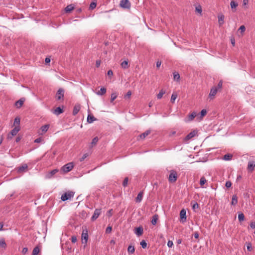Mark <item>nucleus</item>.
Listing matches in <instances>:
<instances>
[{"label": "nucleus", "mask_w": 255, "mask_h": 255, "mask_svg": "<svg viewBox=\"0 0 255 255\" xmlns=\"http://www.w3.org/2000/svg\"><path fill=\"white\" fill-rule=\"evenodd\" d=\"M197 116L196 112H193L190 115H188V117L184 119V121L186 123H188L192 121Z\"/></svg>", "instance_id": "nucleus-8"}, {"label": "nucleus", "mask_w": 255, "mask_h": 255, "mask_svg": "<svg viewBox=\"0 0 255 255\" xmlns=\"http://www.w3.org/2000/svg\"><path fill=\"white\" fill-rule=\"evenodd\" d=\"M142 198H143V192L141 191L138 194L137 197H136L135 202L137 203H140L142 201Z\"/></svg>", "instance_id": "nucleus-14"}, {"label": "nucleus", "mask_w": 255, "mask_h": 255, "mask_svg": "<svg viewBox=\"0 0 255 255\" xmlns=\"http://www.w3.org/2000/svg\"><path fill=\"white\" fill-rule=\"evenodd\" d=\"M49 127L48 125H45L41 127V129L43 132H45L47 131Z\"/></svg>", "instance_id": "nucleus-33"}, {"label": "nucleus", "mask_w": 255, "mask_h": 255, "mask_svg": "<svg viewBox=\"0 0 255 255\" xmlns=\"http://www.w3.org/2000/svg\"><path fill=\"white\" fill-rule=\"evenodd\" d=\"M173 78L175 80L178 81L180 78V75L178 73L174 72L173 73Z\"/></svg>", "instance_id": "nucleus-39"}, {"label": "nucleus", "mask_w": 255, "mask_h": 255, "mask_svg": "<svg viewBox=\"0 0 255 255\" xmlns=\"http://www.w3.org/2000/svg\"><path fill=\"white\" fill-rule=\"evenodd\" d=\"M249 0H243V6L245 8H247L248 7L247 4L248 3Z\"/></svg>", "instance_id": "nucleus-46"}, {"label": "nucleus", "mask_w": 255, "mask_h": 255, "mask_svg": "<svg viewBox=\"0 0 255 255\" xmlns=\"http://www.w3.org/2000/svg\"><path fill=\"white\" fill-rule=\"evenodd\" d=\"M58 170L56 169L51 171L49 173L50 175H49V177H50L52 176L53 175H54V174H55L58 172Z\"/></svg>", "instance_id": "nucleus-41"}, {"label": "nucleus", "mask_w": 255, "mask_h": 255, "mask_svg": "<svg viewBox=\"0 0 255 255\" xmlns=\"http://www.w3.org/2000/svg\"><path fill=\"white\" fill-rule=\"evenodd\" d=\"M128 177H126L123 181V186L126 187L128 185Z\"/></svg>", "instance_id": "nucleus-43"}, {"label": "nucleus", "mask_w": 255, "mask_h": 255, "mask_svg": "<svg viewBox=\"0 0 255 255\" xmlns=\"http://www.w3.org/2000/svg\"><path fill=\"white\" fill-rule=\"evenodd\" d=\"M80 109H81V107H80V105H76L74 106V109H73V115L74 116L77 115L78 113V112H79Z\"/></svg>", "instance_id": "nucleus-16"}, {"label": "nucleus", "mask_w": 255, "mask_h": 255, "mask_svg": "<svg viewBox=\"0 0 255 255\" xmlns=\"http://www.w3.org/2000/svg\"><path fill=\"white\" fill-rule=\"evenodd\" d=\"M251 228L252 229L255 228V222H252L250 224Z\"/></svg>", "instance_id": "nucleus-62"}, {"label": "nucleus", "mask_w": 255, "mask_h": 255, "mask_svg": "<svg viewBox=\"0 0 255 255\" xmlns=\"http://www.w3.org/2000/svg\"><path fill=\"white\" fill-rule=\"evenodd\" d=\"M107 74H108V76H112V75H113V73L112 70H109V71H108Z\"/></svg>", "instance_id": "nucleus-63"}, {"label": "nucleus", "mask_w": 255, "mask_h": 255, "mask_svg": "<svg viewBox=\"0 0 255 255\" xmlns=\"http://www.w3.org/2000/svg\"><path fill=\"white\" fill-rule=\"evenodd\" d=\"M244 219V215L242 213H240V221H243Z\"/></svg>", "instance_id": "nucleus-59"}, {"label": "nucleus", "mask_w": 255, "mask_h": 255, "mask_svg": "<svg viewBox=\"0 0 255 255\" xmlns=\"http://www.w3.org/2000/svg\"><path fill=\"white\" fill-rule=\"evenodd\" d=\"M186 212L184 209H182L180 213V217L181 219V221L182 223H184L186 220Z\"/></svg>", "instance_id": "nucleus-10"}, {"label": "nucleus", "mask_w": 255, "mask_h": 255, "mask_svg": "<svg viewBox=\"0 0 255 255\" xmlns=\"http://www.w3.org/2000/svg\"><path fill=\"white\" fill-rule=\"evenodd\" d=\"M195 12L201 16L202 15V6L200 4L196 6Z\"/></svg>", "instance_id": "nucleus-18"}, {"label": "nucleus", "mask_w": 255, "mask_h": 255, "mask_svg": "<svg viewBox=\"0 0 255 255\" xmlns=\"http://www.w3.org/2000/svg\"><path fill=\"white\" fill-rule=\"evenodd\" d=\"M20 130V128L19 126L15 127L13 129H12L10 131V134L11 136H14L16 135L19 130Z\"/></svg>", "instance_id": "nucleus-15"}, {"label": "nucleus", "mask_w": 255, "mask_h": 255, "mask_svg": "<svg viewBox=\"0 0 255 255\" xmlns=\"http://www.w3.org/2000/svg\"><path fill=\"white\" fill-rule=\"evenodd\" d=\"M218 88L216 86L213 87L210 91V94H209V97L212 98L214 97L216 94H217L218 92Z\"/></svg>", "instance_id": "nucleus-13"}, {"label": "nucleus", "mask_w": 255, "mask_h": 255, "mask_svg": "<svg viewBox=\"0 0 255 255\" xmlns=\"http://www.w3.org/2000/svg\"><path fill=\"white\" fill-rule=\"evenodd\" d=\"M23 103H24V100L21 99L15 102V106L17 108H19L22 106V105L23 104Z\"/></svg>", "instance_id": "nucleus-21"}, {"label": "nucleus", "mask_w": 255, "mask_h": 255, "mask_svg": "<svg viewBox=\"0 0 255 255\" xmlns=\"http://www.w3.org/2000/svg\"><path fill=\"white\" fill-rule=\"evenodd\" d=\"M247 248L248 251H251L252 249V244L250 243H248L247 244Z\"/></svg>", "instance_id": "nucleus-47"}, {"label": "nucleus", "mask_w": 255, "mask_h": 255, "mask_svg": "<svg viewBox=\"0 0 255 255\" xmlns=\"http://www.w3.org/2000/svg\"><path fill=\"white\" fill-rule=\"evenodd\" d=\"M0 246L3 248H5L6 247V245L4 239H1L0 240Z\"/></svg>", "instance_id": "nucleus-37"}, {"label": "nucleus", "mask_w": 255, "mask_h": 255, "mask_svg": "<svg viewBox=\"0 0 255 255\" xmlns=\"http://www.w3.org/2000/svg\"><path fill=\"white\" fill-rule=\"evenodd\" d=\"M121 67L123 69H127L128 67V60H125L123 62H122L121 64Z\"/></svg>", "instance_id": "nucleus-25"}, {"label": "nucleus", "mask_w": 255, "mask_h": 255, "mask_svg": "<svg viewBox=\"0 0 255 255\" xmlns=\"http://www.w3.org/2000/svg\"><path fill=\"white\" fill-rule=\"evenodd\" d=\"M198 131L197 130H194L188 134L184 138V141L186 142L194 137L197 133Z\"/></svg>", "instance_id": "nucleus-4"}, {"label": "nucleus", "mask_w": 255, "mask_h": 255, "mask_svg": "<svg viewBox=\"0 0 255 255\" xmlns=\"http://www.w3.org/2000/svg\"><path fill=\"white\" fill-rule=\"evenodd\" d=\"M140 245L143 249H145L147 247V243L144 240H142L140 242Z\"/></svg>", "instance_id": "nucleus-40"}, {"label": "nucleus", "mask_w": 255, "mask_h": 255, "mask_svg": "<svg viewBox=\"0 0 255 255\" xmlns=\"http://www.w3.org/2000/svg\"><path fill=\"white\" fill-rule=\"evenodd\" d=\"M207 182V180L204 177L201 178L200 180V184L201 186L204 185Z\"/></svg>", "instance_id": "nucleus-34"}, {"label": "nucleus", "mask_w": 255, "mask_h": 255, "mask_svg": "<svg viewBox=\"0 0 255 255\" xmlns=\"http://www.w3.org/2000/svg\"><path fill=\"white\" fill-rule=\"evenodd\" d=\"M28 251V249L27 248H24L22 249V253L24 254H26Z\"/></svg>", "instance_id": "nucleus-60"}, {"label": "nucleus", "mask_w": 255, "mask_h": 255, "mask_svg": "<svg viewBox=\"0 0 255 255\" xmlns=\"http://www.w3.org/2000/svg\"><path fill=\"white\" fill-rule=\"evenodd\" d=\"M106 93V89L104 87L101 88L100 91L97 92L96 94L98 95H103Z\"/></svg>", "instance_id": "nucleus-27"}, {"label": "nucleus", "mask_w": 255, "mask_h": 255, "mask_svg": "<svg viewBox=\"0 0 255 255\" xmlns=\"http://www.w3.org/2000/svg\"><path fill=\"white\" fill-rule=\"evenodd\" d=\"M102 209H95L94 213L93 216L91 217V220L92 221H95L101 214Z\"/></svg>", "instance_id": "nucleus-7"}, {"label": "nucleus", "mask_w": 255, "mask_h": 255, "mask_svg": "<svg viewBox=\"0 0 255 255\" xmlns=\"http://www.w3.org/2000/svg\"><path fill=\"white\" fill-rule=\"evenodd\" d=\"M96 5H97L96 2H92L91 3V4L90 5V8L91 9H93L96 7Z\"/></svg>", "instance_id": "nucleus-44"}, {"label": "nucleus", "mask_w": 255, "mask_h": 255, "mask_svg": "<svg viewBox=\"0 0 255 255\" xmlns=\"http://www.w3.org/2000/svg\"><path fill=\"white\" fill-rule=\"evenodd\" d=\"M74 8V6H73L72 4H70V5H67L65 8V10L66 12H71L72 10H73Z\"/></svg>", "instance_id": "nucleus-23"}, {"label": "nucleus", "mask_w": 255, "mask_h": 255, "mask_svg": "<svg viewBox=\"0 0 255 255\" xmlns=\"http://www.w3.org/2000/svg\"><path fill=\"white\" fill-rule=\"evenodd\" d=\"M64 91L63 89L60 88L57 92L56 98L57 100H60L63 99Z\"/></svg>", "instance_id": "nucleus-6"}, {"label": "nucleus", "mask_w": 255, "mask_h": 255, "mask_svg": "<svg viewBox=\"0 0 255 255\" xmlns=\"http://www.w3.org/2000/svg\"><path fill=\"white\" fill-rule=\"evenodd\" d=\"M120 5L124 8H129L130 7V3L128 0H121Z\"/></svg>", "instance_id": "nucleus-5"}, {"label": "nucleus", "mask_w": 255, "mask_h": 255, "mask_svg": "<svg viewBox=\"0 0 255 255\" xmlns=\"http://www.w3.org/2000/svg\"><path fill=\"white\" fill-rule=\"evenodd\" d=\"M232 186V183L228 181H227L226 183V186L227 188H230Z\"/></svg>", "instance_id": "nucleus-54"}, {"label": "nucleus", "mask_w": 255, "mask_h": 255, "mask_svg": "<svg viewBox=\"0 0 255 255\" xmlns=\"http://www.w3.org/2000/svg\"><path fill=\"white\" fill-rule=\"evenodd\" d=\"M27 165L26 164H24L22 166L18 167L17 171L19 173L24 172L27 169Z\"/></svg>", "instance_id": "nucleus-17"}, {"label": "nucleus", "mask_w": 255, "mask_h": 255, "mask_svg": "<svg viewBox=\"0 0 255 255\" xmlns=\"http://www.w3.org/2000/svg\"><path fill=\"white\" fill-rule=\"evenodd\" d=\"M231 7L232 9L236 8L238 5V3L234 0H232L230 3Z\"/></svg>", "instance_id": "nucleus-29"}, {"label": "nucleus", "mask_w": 255, "mask_h": 255, "mask_svg": "<svg viewBox=\"0 0 255 255\" xmlns=\"http://www.w3.org/2000/svg\"><path fill=\"white\" fill-rule=\"evenodd\" d=\"M82 239L83 241V243H84L83 241L84 240V243L85 244L87 243L88 239V234L87 230L83 231L82 234Z\"/></svg>", "instance_id": "nucleus-12"}, {"label": "nucleus", "mask_w": 255, "mask_h": 255, "mask_svg": "<svg viewBox=\"0 0 255 255\" xmlns=\"http://www.w3.org/2000/svg\"><path fill=\"white\" fill-rule=\"evenodd\" d=\"M165 94V91H164L163 90H161L159 93L157 94V98L158 99H161L163 95Z\"/></svg>", "instance_id": "nucleus-35"}, {"label": "nucleus", "mask_w": 255, "mask_h": 255, "mask_svg": "<svg viewBox=\"0 0 255 255\" xmlns=\"http://www.w3.org/2000/svg\"><path fill=\"white\" fill-rule=\"evenodd\" d=\"M20 119L18 117L15 118L14 121V124L19 125L20 124Z\"/></svg>", "instance_id": "nucleus-45"}, {"label": "nucleus", "mask_w": 255, "mask_h": 255, "mask_svg": "<svg viewBox=\"0 0 255 255\" xmlns=\"http://www.w3.org/2000/svg\"><path fill=\"white\" fill-rule=\"evenodd\" d=\"M224 16L221 15L218 16V21L220 25H222L224 23Z\"/></svg>", "instance_id": "nucleus-30"}, {"label": "nucleus", "mask_w": 255, "mask_h": 255, "mask_svg": "<svg viewBox=\"0 0 255 255\" xmlns=\"http://www.w3.org/2000/svg\"><path fill=\"white\" fill-rule=\"evenodd\" d=\"M42 138L40 137L37 138L35 139L34 142L36 143H39L41 141Z\"/></svg>", "instance_id": "nucleus-58"}, {"label": "nucleus", "mask_w": 255, "mask_h": 255, "mask_svg": "<svg viewBox=\"0 0 255 255\" xmlns=\"http://www.w3.org/2000/svg\"><path fill=\"white\" fill-rule=\"evenodd\" d=\"M96 121V118L92 115H88L87 117V122L89 123H92Z\"/></svg>", "instance_id": "nucleus-24"}, {"label": "nucleus", "mask_w": 255, "mask_h": 255, "mask_svg": "<svg viewBox=\"0 0 255 255\" xmlns=\"http://www.w3.org/2000/svg\"><path fill=\"white\" fill-rule=\"evenodd\" d=\"M128 252L129 254H132L135 252L134 247L132 246H129L128 248Z\"/></svg>", "instance_id": "nucleus-26"}, {"label": "nucleus", "mask_w": 255, "mask_h": 255, "mask_svg": "<svg viewBox=\"0 0 255 255\" xmlns=\"http://www.w3.org/2000/svg\"><path fill=\"white\" fill-rule=\"evenodd\" d=\"M74 192L72 191H68L64 193L61 197V199L63 201H65L68 199H70L73 197Z\"/></svg>", "instance_id": "nucleus-1"}, {"label": "nucleus", "mask_w": 255, "mask_h": 255, "mask_svg": "<svg viewBox=\"0 0 255 255\" xmlns=\"http://www.w3.org/2000/svg\"><path fill=\"white\" fill-rule=\"evenodd\" d=\"M108 214L109 217H111L112 216L113 214V210L111 209L108 212Z\"/></svg>", "instance_id": "nucleus-61"}, {"label": "nucleus", "mask_w": 255, "mask_h": 255, "mask_svg": "<svg viewBox=\"0 0 255 255\" xmlns=\"http://www.w3.org/2000/svg\"><path fill=\"white\" fill-rule=\"evenodd\" d=\"M74 164L73 162H69L62 167L61 170L64 173H67L73 168Z\"/></svg>", "instance_id": "nucleus-2"}, {"label": "nucleus", "mask_w": 255, "mask_h": 255, "mask_svg": "<svg viewBox=\"0 0 255 255\" xmlns=\"http://www.w3.org/2000/svg\"><path fill=\"white\" fill-rule=\"evenodd\" d=\"M232 158V155L230 154H225L223 157L222 158V159L224 160H226V161H228V160H231Z\"/></svg>", "instance_id": "nucleus-28"}, {"label": "nucleus", "mask_w": 255, "mask_h": 255, "mask_svg": "<svg viewBox=\"0 0 255 255\" xmlns=\"http://www.w3.org/2000/svg\"><path fill=\"white\" fill-rule=\"evenodd\" d=\"M117 94L116 93H112L111 96V102H113L117 97Z\"/></svg>", "instance_id": "nucleus-36"}, {"label": "nucleus", "mask_w": 255, "mask_h": 255, "mask_svg": "<svg viewBox=\"0 0 255 255\" xmlns=\"http://www.w3.org/2000/svg\"><path fill=\"white\" fill-rule=\"evenodd\" d=\"M199 208V205L197 203L195 202L192 205V209L195 210L196 209Z\"/></svg>", "instance_id": "nucleus-50"}, {"label": "nucleus", "mask_w": 255, "mask_h": 255, "mask_svg": "<svg viewBox=\"0 0 255 255\" xmlns=\"http://www.w3.org/2000/svg\"><path fill=\"white\" fill-rule=\"evenodd\" d=\"M204 116H202L201 115H199V114H197V116L196 117V120L198 121H201L202 119H203V118Z\"/></svg>", "instance_id": "nucleus-48"}, {"label": "nucleus", "mask_w": 255, "mask_h": 255, "mask_svg": "<svg viewBox=\"0 0 255 255\" xmlns=\"http://www.w3.org/2000/svg\"><path fill=\"white\" fill-rule=\"evenodd\" d=\"M45 62L46 63H48L50 62V59L49 58H46L45 59Z\"/></svg>", "instance_id": "nucleus-64"}, {"label": "nucleus", "mask_w": 255, "mask_h": 255, "mask_svg": "<svg viewBox=\"0 0 255 255\" xmlns=\"http://www.w3.org/2000/svg\"><path fill=\"white\" fill-rule=\"evenodd\" d=\"M204 116H202L201 115H199V114H197V116L196 117V120L198 121H201L202 119H203V118Z\"/></svg>", "instance_id": "nucleus-49"}, {"label": "nucleus", "mask_w": 255, "mask_h": 255, "mask_svg": "<svg viewBox=\"0 0 255 255\" xmlns=\"http://www.w3.org/2000/svg\"><path fill=\"white\" fill-rule=\"evenodd\" d=\"M207 114V111L205 109L202 110L201 111L200 115H202V116H205Z\"/></svg>", "instance_id": "nucleus-53"}, {"label": "nucleus", "mask_w": 255, "mask_h": 255, "mask_svg": "<svg viewBox=\"0 0 255 255\" xmlns=\"http://www.w3.org/2000/svg\"><path fill=\"white\" fill-rule=\"evenodd\" d=\"M63 112V110L62 109H61L60 107H57L54 110L53 113L56 115H59L62 114Z\"/></svg>", "instance_id": "nucleus-20"}, {"label": "nucleus", "mask_w": 255, "mask_h": 255, "mask_svg": "<svg viewBox=\"0 0 255 255\" xmlns=\"http://www.w3.org/2000/svg\"><path fill=\"white\" fill-rule=\"evenodd\" d=\"M177 94H172V95H171V102L173 103H174L176 99L177 98Z\"/></svg>", "instance_id": "nucleus-38"}, {"label": "nucleus", "mask_w": 255, "mask_h": 255, "mask_svg": "<svg viewBox=\"0 0 255 255\" xmlns=\"http://www.w3.org/2000/svg\"><path fill=\"white\" fill-rule=\"evenodd\" d=\"M98 141V137H95L93 139H92V142H91V144L92 145H95L96 144V143H97V142Z\"/></svg>", "instance_id": "nucleus-42"}, {"label": "nucleus", "mask_w": 255, "mask_h": 255, "mask_svg": "<svg viewBox=\"0 0 255 255\" xmlns=\"http://www.w3.org/2000/svg\"><path fill=\"white\" fill-rule=\"evenodd\" d=\"M238 203V198L236 196H233L232 199V205H235Z\"/></svg>", "instance_id": "nucleus-31"}, {"label": "nucleus", "mask_w": 255, "mask_h": 255, "mask_svg": "<svg viewBox=\"0 0 255 255\" xmlns=\"http://www.w3.org/2000/svg\"><path fill=\"white\" fill-rule=\"evenodd\" d=\"M177 179V172L173 170H172L170 172V174L168 177V180L171 183L175 182Z\"/></svg>", "instance_id": "nucleus-3"}, {"label": "nucleus", "mask_w": 255, "mask_h": 255, "mask_svg": "<svg viewBox=\"0 0 255 255\" xmlns=\"http://www.w3.org/2000/svg\"><path fill=\"white\" fill-rule=\"evenodd\" d=\"M255 167V162L254 161H249L248 164V170L252 172Z\"/></svg>", "instance_id": "nucleus-11"}, {"label": "nucleus", "mask_w": 255, "mask_h": 255, "mask_svg": "<svg viewBox=\"0 0 255 255\" xmlns=\"http://www.w3.org/2000/svg\"><path fill=\"white\" fill-rule=\"evenodd\" d=\"M222 84H223V83H222V81H220L219 82V83H218V86L216 87H217L218 90V89H221V88H222Z\"/></svg>", "instance_id": "nucleus-56"}, {"label": "nucleus", "mask_w": 255, "mask_h": 255, "mask_svg": "<svg viewBox=\"0 0 255 255\" xmlns=\"http://www.w3.org/2000/svg\"><path fill=\"white\" fill-rule=\"evenodd\" d=\"M158 219V215L157 214H155L152 216V218L151 220V224L153 225H155L157 223V221Z\"/></svg>", "instance_id": "nucleus-19"}, {"label": "nucleus", "mask_w": 255, "mask_h": 255, "mask_svg": "<svg viewBox=\"0 0 255 255\" xmlns=\"http://www.w3.org/2000/svg\"><path fill=\"white\" fill-rule=\"evenodd\" d=\"M173 245V244L172 241H168L167 242V246H168L169 248H171V247H172Z\"/></svg>", "instance_id": "nucleus-55"}, {"label": "nucleus", "mask_w": 255, "mask_h": 255, "mask_svg": "<svg viewBox=\"0 0 255 255\" xmlns=\"http://www.w3.org/2000/svg\"><path fill=\"white\" fill-rule=\"evenodd\" d=\"M39 249L38 247H35L32 251V255H38L39 253Z\"/></svg>", "instance_id": "nucleus-32"}, {"label": "nucleus", "mask_w": 255, "mask_h": 255, "mask_svg": "<svg viewBox=\"0 0 255 255\" xmlns=\"http://www.w3.org/2000/svg\"><path fill=\"white\" fill-rule=\"evenodd\" d=\"M246 27L244 25H241L240 26V31L241 32H243L245 31Z\"/></svg>", "instance_id": "nucleus-57"}, {"label": "nucleus", "mask_w": 255, "mask_h": 255, "mask_svg": "<svg viewBox=\"0 0 255 255\" xmlns=\"http://www.w3.org/2000/svg\"><path fill=\"white\" fill-rule=\"evenodd\" d=\"M112 228L111 226H108L106 230V233L107 234L110 233L112 231Z\"/></svg>", "instance_id": "nucleus-51"}, {"label": "nucleus", "mask_w": 255, "mask_h": 255, "mask_svg": "<svg viewBox=\"0 0 255 255\" xmlns=\"http://www.w3.org/2000/svg\"><path fill=\"white\" fill-rule=\"evenodd\" d=\"M88 156V153H85L83 155L82 157L80 159V161H83L87 156Z\"/></svg>", "instance_id": "nucleus-52"}, {"label": "nucleus", "mask_w": 255, "mask_h": 255, "mask_svg": "<svg viewBox=\"0 0 255 255\" xmlns=\"http://www.w3.org/2000/svg\"><path fill=\"white\" fill-rule=\"evenodd\" d=\"M150 133V130H147L143 133L139 135V137L140 139H144L146 137L149 133Z\"/></svg>", "instance_id": "nucleus-22"}, {"label": "nucleus", "mask_w": 255, "mask_h": 255, "mask_svg": "<svg viewBox=\"0 0 255 255\" xmlns=\"http://www.w3.org/2000/svg\"><path fill=\"white\" fill-rule=\"evenodd\" d=\"M134 233L137 237L141 236L143 233V228L141 226L135 228L134 230Z\"/></svg>", "instance_id": "nucleus-9"}]
</instances>
